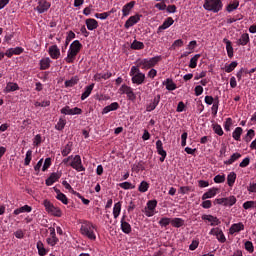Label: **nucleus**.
I'll list each match as a JSON object with an SVG mask.
<instances>
[{"instance_id":"obj_1","label":"nucleus","mask_w":256,"mask_h":256,"mask_svg":"<svg viewBox=\"0 0 256 256\" xmlns=\"http://www.w3.org/2000/svg\"><path fill=\"white\" fill-rule=\"evenodd\" d=\"M95 231H97V228L93 223L89 221H84L80 228V233L83 235V237H86L90 241H96L97 240V234H95Z\"/></svg>"},{"instance_id":"obj_2","label":"nucleus","mask_w":256,"mask_h":256,"mask_svg":"<svg viewBox=\"0 0 256 256\" xmlns=\"http://www.w3.org/2000/svg\"><path fill=\"white\" fill-rule=\"evenodd\" d=\"M82 47H83V44H81L79 40L73 41V43L70 44L67 57L64 59V61H66V63H74Z\"/></svg>"},{"instance_id":"obj_3","label":"nucleus","mask_w":256,"mask_h":256,"mask_svg":"<svg viewBox=\"0 0 256 256\" xmlns=\"http://www.w3.org/2000/svg\"><path fill=\"white\" fill-rule=\"evenodd\" d=\"M131 81L134 85H143L145 83V73L139 70V66H132L130 69Z\"/></svg>"},{"instance_id":"obj_4","label":"nucleus","mask_w":256,"mask_h":256,"mask_svg":"<svg viewBox=\"0 0 256 256\" xmlns=\"http://www.w3.org/2000/svg\"><path fill=\"white\" fill-rule=\"evenodd\" d=\"M163 59L162 56H154L152 58H144L137 61V67H141V69H153L157 63H159Z\"/></svg>"},{"instance_id":"obj_5","label":"nucleus","mask_w":256,"mask_h":256,"mask_svg":"<svg viewBox=\"0 0 256 256\" xmlns=\"http://www.w3.org/2000/svg\"><path fill=\"white\" fill-rule=\"evenodd\" d=\"M204 9L212 11V13H219L223 9V2L221 0H205Z\"/></svg>"},{"instance_id":"obj_6","label":"nucleus","mask_w":256,"mask_h":256,"mask_svg":"<svg viewBox=\"0 0 256 256\" xmlns=\"http://www.w3.org/2000/svg\"><path fill=\"white\" fill-rule=\"evenodd\" d=\"M43 205H44L47 213H50V215H54V217H61V215H62L61 209H59L58 207H55V205H53V203H51V201L44 200Z\"/></svg>"},{"instance_id":"obj_7","label":"nucleus","mask_w":256,"mask_h":256,"mask_svg":"<svg viewBox=\"0 0 256 256\" xmlns=\"http://www.w3.org/2000/svg\"><path fill=\"white\" fill-rule=\"evenodd\" d=\"M70 167H72V169H75V171H78V173H81V171H85V168L83 167V162L81 161L80 155L72 156V161L70 162Z\"/></svg>"},{"instance_id":"obj_8","label":"nucleus","mask_w":256,"mask_h":256,"mask_svg":"<svg viewBox=\"0 0 256 256\" xmlns=\"http://www.w3.org/2000/svg\"><path fill=\"white\" fill-rule=\"evenodd\" d=\"M49 9H51V3L47 0H38V5L34 8V10L39 13V15L47 13Z\"/></svg>"},{"instance_id":"obj_9","label":"nucleus","mask_w":256,"mask_h":256,"mask_svg":"<svg viewBox=\"0 0 256 256\" xmlns=\"http://www.w3.org/2000/svg\"><path fill=\"white\" fill-rule=\"evenodd\" d=\"M155 209H157V200L148 201L144 209L146 217H153V215H155Z\"/></svg>"},{"instance_id":"obj_10","label":"nucleus","mask_w":256,"mask_h":256,"mask_svg":"<svg viewBox=\"0 0 256 256\" xmlns=\"http://www.w3.org/2000/svg\"><path fill=\"white\" fill-rule=\"evenodd\" d=\"M119 91L120 93L127 95L130 101H135V92H133V88H131V86H127L126 84H124L120 87Z\"/></svg>"},{"instance_id":"obj_11","label":"nucleus","mask_w":256,"mask_h":256,"mask_svg":"<svg viewBox=\"0 0 256 256\" xmlns=\"http://www.w3.org/2000/svg\"><path fill=\"white\" fill-rule=\"evenodd\" d=\"M49 231H50V235L46 239V242L48 245H50V247H55V245L59 243V238H57V234L55 233V228L50 227Z\"/></svg>"},{"instance_id":"obj_12","label":"nucleus","mask_w":256,"mask_h":256,"mask_svg":"<svg viewBox=\"0 0 256 256\" xmlns=\"http://www.w3.org/2000/svg\"><path fill=\"white\" fill-rule=\"evenodd\" d=\"M209 235H214L220 243H225V241H227L225 234H223V230L219 228H212L209 232Z\"/></svg>"},{"instance_id":"obj_13","label":"nucleus","mask_w":256,"mask_h":256,"mask_svg":"<svg viewBox=\"0 0 256 256\" xmlns=\"http://www.w3.org/2000/svg\"><path fill=\"white\" fill-rule=\"evenodd\" d=\"M161 102V95H156L154 97V99L146 105V111L148 113H151V111H155V109H157V105H159V103Z\"/></svg>"},{"instance_id":"obj_14","label":"nucleus","mask_w":256,"mask_h":256,"mask_svg":"<svg viewBox=\"0 0 256 256\" xmlns=\"http://www.w3.org/2000/svg\"><path fill=\"white\" fill-rule=\"evenodd\" d=\"M156 149L158 155H160V162L163 163L165 161V158L167 157V151L163 149V142L161 140L156 141Z\"/></svg>"},{"instance_id":"obj_15","label":"nucleus","mask_w":256,"mask_h":256,"mask_svg":"<svg viewBox=\"0 0 256 256\" xmlns=\"http://www.w3.org/2000/svg\"><path fill=\"white\" fill-rule=\"evenodd\" d=\"M138 21H141V15L136 14L131 16L124 24L125 29H130V27H133V25H137Z\"/></svg>"},{"instance_id":"obj_16","label":"nucleus","mask_w":256,"mask_h":256,"mask_svg":"<svg viewBox=\"0 0 256 256\" xmlns=\"http://www.w3.org/2000/svg\"><path fill=\"white\" fill-rule=\"evenodd\" d=\"M127 216L123 215L121 218V230L122 233H125L126 235H129V233H131L132 229H131V224H129V222H126Z\"/></svg>"},{"instance_id":"obj_17","label":"nucleus","mask_w":256,"mask_h":256,"mask_svg":"<svg viewBox=\"0 0 256 256\" xmlns=\"http://www.w3.org/2000/svg\"><path fill=\"white\" fill-rule=\"evenodd\" d=\"M48 53L51 59H59V57H61V50L57 45L50 46L48 49Z\"/></svg>"},{"instance_id":"obj_18","label":"nucleus","mask_w":256,"mask_h":256,"mask_svg":"<svg viewBox=\"0 0 256 256\" xmlns=\"http://www.w3.org/2000/svg\"><path fill=\"white\" fill-rule=\"evenodd\" d=\"M59 179H61V173L54 172L50 175L49 178L46 179V185L48 187H51V185H53V183H57V181H59Z\"/></svg>"},{"instance_id":"obj_19","label":"nucleus","mask_w":256,"mask_h":256,"mask_svg":"<svg viewBox=\"0 0 256 256\" xmlns=\"http://www.w3.org/2000/svg\"><path fill=\"white\" fill-rule=\"evenodd\" d=\"M202 219H203V221H209V223L212 227L215 225H221V221L219 220V218H217L213 215H203Z\"/></svg>"},{"instance_id":"obj_20","label":"nucleus","mask_w":256,"mask_h":256,"mask_svg":"<svg viewBox=\"0 0 256 256\" xmlns=\"http://www.w3.org/2000/svg\"><path fill=\"white\" fill-rule=\"evenodd\" d=\"M85 23L88 31H95L99 27V23L93 18L86 19Z\"/></svg>"},{"instance_id":"obj_21","label":"nucleus","mask_w":256,"mask_h":256,"mask_svg":"<svg viewBox=\"0 0 256 256\" xmlns=\"http://www.w3.org/2000/svg\"><path fill=\"white\" fill-rule=\"evenodd\" d=\"M245 229V225L243 222L232 224L229 231L230 235H235V233H239V231H243Z\"/></svg>"},{"instance_id":"obj_22","label":"nucleus","mask_w":256,"mask_h":256,"mask_svg":"<svg viewBox=\"0 0 256 256\" xmlns=\"http://www.w3.org/2000/svg\"><path fill=\"white\" fill-rule=\"evenodd\" d=\"M173 23H175V20H173L171 17H168L163 22V24L158 27V33H161V31H165V29H169V27H171Z\"/></svg>"},{"instance_id":"obj_23","label":"nucleus","mask_w":256,"mask_h":256,"mask_svg":"<svg viewBox=\"0 0 256 256\" xmlns=\"http://www.w3.org/2000/svg\"><path fill=\"white\" fill-rule=\"evenodd\" d=\"M117 109H119V103L113 102L103 108L102 115H107V113H111V111H117Z\"/></svg>"},{"instance_id":"obj_24","label":"nucleus","mask_w":256,"mask_h":256,"mask_svg":"<svg viewBox=\"0 0 256 256\" xmlns=\"http://www.w3.org/2000/svg\"><path fill=\"white\" fill-rule=\"evenodd\" d=\"M218 191H219V189H217V188L209 189L206 193H204L202 195V201H205L207 199H213V197H215V195H217Z\"/></svg>"},{"instance_id":"obj_25","label":"nucleus","mask_w":256,"mask_h":256,"mask_svg":"<svg viewBox=\"0 0 256 256\" xmlns=\"http://www.w3.org/2000/svg\"><path fill=\"white\" fill-rule=\"evenodd\" d=\"M133 7H135V1H131L124 5L122 8L123 17H127L131 13V9H133Z\"/></svg>"},{"instance_id":"obj_26","label":"nucleus","mask_w":256,"mask_h":256,"mask_svg":"<svg viewBox=\"0 0 256 256\" xmlns=\"http://www.w3.org/2000/svg\"><path fill=\"white\" fill-rule=\"evenodd\" d=\"M33 211V208L29 205H24L20 208H17L14 210V215H21V213H31Z\"/></svg>"},{"instance_id":"obj_27","label":"nucleus","mask_w":256,"mask_h":256,"mask_svg":"<svg viewBox=\"0 0 256 256\" xmlns=\"http://www.w3.org/2000/svg\"><path fill=\"white\" fill-rule=\"evenodd\" d=\"M94 87H95L94 83L85 87L84 93L81 95V101H85V99H87V97L91 95Z\"/></svg>"},{"instance_id":"obj_28","label":"nucleus","mask_w":256,"mask_h":256,"mask_svg":"<svg viewBox=\"0 0 256 256\" xmlns=\"http://www.w3.org/2000/svg\"><path fill=\"white\" fill-rule=\"evenodd\" d=\"M49 67H51V59L49 57L42 58L40 60L41 71H45V69H49Z\"/></svg>"},{"instance_id":"obj_29","label":"nucleus","mask_w":256,"mask_h":256,"mask_svg":"<svg viewBox=\"0 0 256 256\" xmlns=\"http://www.w3.org/2000/svg\"><path fill=\"white\" fill-rule=\"evenodd\" d=\"M163 85H165L167 91H175V89H177V84L170 78L166 79V81L163 82Z\"/></svg>"},{"instance_id":"obj_30","label":"nucleus","mask_w":256,"mask_h":256,"mask_svg":"<svg viewBox=\"0 0 256 256\" xmlns=\"http://www.w3.org/2000/svg\"><path fill=\"white\" fill-rule=\"evenodd\" d=\"M23 53L22 47L11 48L6 52L7 57H13V55H21Z\"/></svg>"},{"instance_id":"obj_31","label":"nucleus","mask_w":256,"mask_h":256,"mask_svg":"<svg viewBox=\"0 0 256 256\" xmlns=\"http://www.w3.org/2000/svg\"><path fill=\"white\" fill-rule=\"evenodd\" d=\"M223 43L226 44V51H227V55L228 57H233V45L231 44V41L227 38L223 39Z\"/></svg>"},{"instance_id":"obj_32","label":"nucleus","mask_w":256,"mask_h":256,"mask_svg":"<svg viewBox=\"0 0 256 256\" xmlns=\"http://www.w3.org/2000/svg\"><path fill=\"white\" fill-rule=\"evenodd\" d=\"M238 159H241V153L236 152L230 156L229 160L224 161V165H233Z\"/></svg>"},{"instance_id":"obj_33","label":"nucleus","mask_w":256,"mask_h":256,"mask_svg":"<svg viewBox=\"0 0 256 256\" xmlns=\"http://www.w3.org/2000/svg\"><path fill=\"white\" fill-rule=\"evenodd\" d=\"M13 91H19V85L17 83L9 82L5 87V92L11 93Z\"/></svg>"},{"instance_id":"obj_34","label":"nucleus","mask_w":256,"mask_h":256,"mask_svg":"<svg viewBox=\"0 0 256 256\" xmlns=\"http://www.w3.org/2000/svg\"><path fill=\"white\" fill-rule=\"evenodd\" d=\"M171 225L172 227L179 229V227H183V225H185V220L182 218H173L171 219Z\"/></svg>"},{"instance_id":"obj_35","label":"nucleus","mask_w":256,"mask_h":256,"mask_svg":"<svg viewBox=\"0 0 256 256\" xmlns=\"http://www.w3.org/2000/svg\"><path fill=\"white\" fill-rule=\"evenodd\" d=\"M236 180H237V174L235 172H230L227 176L228 186L233 187V185H235Z\"/></svg>"},{"instance_id":"obj_36","label":"nucleus","mask_w":256,"mask_h":256,"mask_svg":"<svg viewBox=\"0 0 256 256\" xmlns=\"http://www.w3.org/2000/svg\"><path fill=\"white\" fill-rule=\"evenodd\" d=\"M241 135H243V128L237 127L232 133V137L235 141H241Z\"/></svg>"},{"instance_id":"obj_37","label":"nucleus","mask_w":256,"mask_h":256,"mask_svg":"<svg viewBox=\"0 0 256 256\" xmlns=\"http://www.w3.org/2000/svg\"><path fill=\"white\" fill-rule=\"evenodd\" d=\"M237 203V198L235 196H230L228 198H224V207H233Z\"/></svg>"},{"instance_id":"obj_38","label":"nucleus","mask_w":256,"mask_h":256,"mask_svg":"<svg viewBox=\"0 0 256 256\" xmlns=\"http://www.w3.org/2000/svg\"><path fill=\"white\" fill-rule=\"evenodd\" d=\"M249 41H250L249 34L244 33L241 35L240 39L237 40V45L245 46L247 45V43H249Z\"/></svg>"},{"instance_id":"obj_39","label":"nucleus","mask_w":256,"mask_h":256,"mask_svg":"<svg viewBox=\"0 0 256 256\" xmlns=\"http://www.w3.org/2000/svg\"><path fill=\"white\" fill-rule=\"evenodd\" d=\"M111 77H113V73L111 72H106L104 74L99 73L94 76L96 81H101V79L106 81V79H111Z\"/></svg>"},{"instance_id":"obj_40","label":"nucleus","mask_w":256,"mask_h":256,"mask_svg":"<svg viewBox=\"0 0 256 256\" xmlns=\"http://www.w3.org/2000/svg\"><path fill=\"white\" fill-rule=\"evenodd\" d=\"M37 249H38V254L40 256H45V255H47V253H49V251L47 249H45V246L43 245V242H41V241L37 242Z\"/></svg>"},{"instance_id":"obj_41","label":"nucleus","mask_w":256,"mask_h":256,"mask_svg":"<svg viewBox=\"0 0 256 256\" xmlns=\"http://www.w3.org/2000/svg\"><path fill=\"white\" fill-rule=\"evenodd\" d=\"M121 215V202H117L114 204L113 207V217L114 219H117Z\"/></svg>"},{"instance_id":"obj_42","label":"nucleus","mask_w":256,"mask_h":256,"mask_svg":"<svg viewBox=\"0 0 256 256\" xmlns=\"http://www.w3.org/2000/svg\"><path fill=\"white\" fill-rule=\"evenodd\" d=\"M77 83H79V77L74 76L70 80H66L64 85H65V87H75V85H77Z\"/></svg>"},{"instance_id":"obj_43","label":"nucleus","mask_w":256,"mask_h":256,"mask_svg":"<svg viewBox=\"0 0 256 256\" xmlns=\"http://www.w3.org/2000/svg\"><path fill=\"white\" fill-rule=\"evenodd\" d=\"M65 125H67V120H65V118H59L55 129H57V131H63L65 129Z\"/></svg>"},{"instance_id":"obj_44","label":"nucleus","mask_w":256,"mask_h":256,"mask_svg":"<svg viewBox=\"0 0 256 256\" xmlns=\"http://www.w3.org/2000/svg\"><path fill=\"white\" fill-rule=\"evenodd\" d=\"M131 49H135L136 51L145 49V44H143L141 41L134 40L131 44Z\"/></svg>"},{"instance_id":"obj_45","label":"nucleus","mask_w":256,"mask_h":256,"mask_svg":"<svg viewBox=\"0 0 256 256\" xmlns=\"http://www.w3.org/2000/svg\"><path fill=\"white\" fill-rule=\"evenodd\" d=\"M201 57V54H196L190 59L189 67L190 69H195L197 67V61H199V58Z\"/></svg>"},{"instance_id":"obj_46","label":"nucleus","mask_w":256,"mask_h":256,"mask_svg":"<svg viewBox=\"0 0 256 256\" xmlns=\"http://www.w3.org/2000/svg\"><path fill=\"white\" fill-rule=\"evenodd\" d=\"M72 147H73V144H71V142H69L68 144H66V145L64 146V148L62 149V151H61L62 156H63V157H67V155H69V153H71Z\"/></svg>"},{"instance_id":"obj_47","label":"nucleus","mask_w":256,"mask_h":256,"mask_svg":"<svg viewBox=\"0 0 256 256\" xmlns=\"http://www.w3.org/2000/svg\"><path fill=\"white\" fill-rule=\"evenodd\" d=\"M138 191H140V193H147V191H149V183L142 181L138 187Z\"/></svg>"},{"instance_id":"obj_48","label":"nucleus","mask_w":256,"mask_h":256,"mask_svg":"<svg viewBox=\"0 0 256 256\" xmlns=\"http://www.w3.org/2000/svg\"><path fill=\"white\" fill-rule=\"evenodd\" d=\"M32 157H33V151L32 150H28L26 152V157L24 159V165L26 167L30 165Z\"/></svg>"},{"instance_id":"obj_49","label":"nucleus","mask_w":256,"mask_h":256,"mask_svg":"<svg viewBox=\"0 0 256 256\" xmlns=\"http://www.w3.org/2000/svg\"><path fill=\"white\" fill-rule=\"evenodd\" d=\"M212 129L216 135H219V137H222L223 135V128L219 124H213Z\"/></svg>"},{"instance_id":"obj_50","label":"nucleus","mask_w":256,"mask_h":256,"mask_svg":"<svg viewBox=\"0 0 256 256\" xmlns=\"http://www.w3.org/2000/svg\"><path fill=\"white\" fill-rule=\"evenodd\" d=\"M119 187H121V189H135V185L132 184L131 182H122L119 184Z\"/></svg>"},{"instance_id":"obj_51","label":"nucleus","mask_w":256,"mask_h":256,"mask_svg":"<svg viewBox=\"0 0 256 256\" xmlns=\"http://www.w3.org/2000/svg\"><path fill=\"white\" fill-rule=\"evenodd\" d=\"M233 126V119L226 118L224 122V129L225 131H231V127Z\"/></svg>"},{"instance_id":"obj_52","label":"nucleus","mask_w":256,"mask_h":256,"mask_svg":"<svg viewBox=\"0 0 256 256\" xmlns=\"http://www.w3.org/2000/svg\"><path fill=\"white\" fill-rule=\"evenodd\" d=\"M211 109H212L213 115H217V111H219V98L218 97L215 98V101H214Z\"/></svg>"},{"instance_id":"obj_53","label":"nucleus","mask_w":256,"mask_h":256,"mask_svg":"<svg viewBox=\"0 0 256 256\" xmlns=\"http://www.w3.org/2000/svg\"><path fill=\"white\" fill-rule=\"evenodd\" d=\"M169 224H171V218L168 217L161 218L159 221L160 227H167Z\"/></svg>"},{"instance_id":"obj_54","label":"nucleus","mask_w":256,"mask_h":256,"mask_svg":"<svg viewBox=\"0 0 256 256\" xmlns=\"http://www.w3.org/2000/svg\"><path fill=\"white\" fill-rule=\"evenodd\" d=\"M56 199H58V201H61V203H63V205H67L69 203V200L67 199V196L65 194H58L56 196Z\"/></svg>"},{"instance_id":"obj_55","label":"nucleus","mask_w":256,"mask_h":256,"mask_svg":"<svg viewBox=\"0 0 256 256\" xmlns=\"http://www.w3.org/2000/svg\"><path fill=\"white\" fill-rule=\"evenodd\" d=\"M236 67H237V62L233 61L228 66L225 67V71L226 73H231L232 71L235 70Z\"/></svg>"},{"instance_id":"obj_56","label":"nucleus","mask_w":256,"mask_h":256,"mask_svg":"<svg viewBox=\"0 0 256 256\" xmlns=\"http://www.w3.org/2000/svg\"><path fill=\"white\" fill-rule=\"evenodd\" d=\"M75 39V32L73 31H69L68 35L66 37V41H65V47H67L69 45V43H71V40Z\"/></svg>"},{"instance_id":"obj_57","label":"nucleus","mask_w":256,"mask_h":256,"mask_svg":"<svg viewBox=\"0 0 256 256\" xmlns=\"http://www.w3.org/2000/svg\"><path fill=\"white\" fill-rule=\"evenodd\" d=\"M94 17H95L96 19H100L101 21H105V19H107V18L109 17V13H107V12L96 13V14L94 15Z\"/></svg>"},{"instance_id":"obj_58","label":"nucleus","mask_w":256,"mask_h":256,"mask_svg":"<svg viewBox=\"0 0 256 256\" xmlns=\"http://www.w3.org/2000/svg\"><path fill=\"white\" fill-rule=\"evenodd\" d=\"M62 115H72V108L69 106H65L60 110Z\"/></svg>"},{"instance_id":"obj_59","label":"nucleus","mask_w":256,"mask_h":256,"mask_svg":"<svg viewBox=\"0 0 256 256\" xmlns=\"http://www.w3.org/2000/svg\"><path fill=\"white\" fill-rule=\"evenodd\" d=\"M245 249H246V251H249V253H253V251H255V248L253 247V242L246 241L245 242Z\"/></svg>"},{"instance_id":"obj_60","label":"nucleus","mask_w":256,"mask_h":256,"mask_svg":"<svg viewBox=\"0 0 256 256\" xmlns=\"http://www.w3.org/2000/svg\"><path fill=\"white\" fill-rule=\"evenodd\" d=\"M253 137H255V130L250 129L248 130L247 134H246V141L249 143V141H251V139H253Z\"/></svg>"},{"instance_id":"obj_61","label":"nucleus","mask_w":256,"mask_h":256,"mask_svg":"<svg viewBox=\"0 0 256 256\" xmlns=\"http://www.w3.org/2000/svg\"><path fill=\"white\" fill-rule=\"evenodd\" d=\"M237 7H239V2H234L232 4H229L227 6L228 13H231V12L235 11V9H237Z\"/></svg>"},{"instance_id":"obj_62","label":"nucleus","mask_w":256,"mask_h":256,"mask_svg":"<svg viewBox=\"0 0 256 256\" xmlns=\"http://www.w3.org/2000/svg\"><path fill=\"white\" fill-rule=\"evenodd\" d=\"M41 141H42V138L40 136V134H37L34 139H33V145L35 147H39V145H41Z\"/></svg>"},{"instance_id":"obj_63","label":"nucleus","mask_w":256,"mask_h":256,"mask_svg":"<svg viewBox=\"0 0 256 256\" xmlns=\"http://www.w3.org/2000/svg\"><path fill=\"white\" fill-rule=\"evenodd\" d=\"M51 167V158H46L42 167V171H47Z\"/></svg>"},{"instance_id":"obj_64","label":"nucleus","mask_w":256,"mask_h":256,"mask_svg":"<svg viewBox=\"0 0 256 256\" xmlns=\"http://www.w3.org/2000/svg\"><path fill=\"white\" fill-rule=\"evenodd\" d=\"M214 182H216V183H225V175H216L214 177Z\"/></svg>"}]
</instances>
